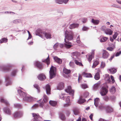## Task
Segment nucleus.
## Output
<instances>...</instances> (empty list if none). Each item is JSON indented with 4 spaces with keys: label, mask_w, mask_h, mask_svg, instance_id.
<instances>
[{
    "label": "nucleus",
    "mask_w": 121,
    "mask_h": 121,
    "mask_svg": "<svg viewBox=\"0 0 121 121\" xmlns=\"http://www.w3.org/2000/svg\"><path fill=\"white\" fill-rule=\"evenodd\" d=\"M80 55V53L77 52H73L71 53V56L73 58H77Z\"/></svg>",
    "instance_id": "17"
},
{
    "label": "nucleus",
    "mask_w": 121,
    "mask_h": 121,
    "mask_svg": "<svg viewBox=\"0 0 121 121\" xmlns=\"http://www.w3.org/2000/svg\"><path fill=\"white\" fill-rule=\"evenodd\" d=\"M56 71V68L52 65L49 71L50 78L51 79H52L55 76Z\"/></svg>",
    "instance_id": "4"
},
{
    "label": "nucleus",
    "mask_w": 121,
    "mask_h": 121,
    "mask_svg": "<svg viewBox=\"0 0 121 121\" xmlns=\"http://www.w3.org/2000/svg\"><path fill=\"white\" fill-rule=\"evenodd\" d=\"M37 77L38 79L41 81H43L46 78L45 75L43 74H39Z\"/></svg>",
    "instance_id": "18"
},
{
    "label": "nucleus",
    "mask_w": 121,
    "mask_h": 121,
    "mask_svg": "<svg viewBox=\"0 0 121 121\" xmlns=\"http://www.w3.org/2000/svg\"><path fill=\"white\" fill-rule=\"evenodd\" d=\"M94 104L95 106L97 107L98 106V104L100 102V99L99 98H97L94 99Z\"/></svg>",
    "instance_id": "24"
},
{
    "label": "nucleus",
    "mask_w": 121,
    "mask_h": 121,
    "mask_svg": "<svg viewBox=\"0 0 121 121\" xmlns=\"http://www.w3.org/2000/svg\"><path fill=\"white\" fill-rule=\"evenodd\" d=\"M100 82H99L95 84L93 86V89L95 90H97L99 88L100 84Z\"/></svg>",
    "instance_id": "26"
},
{
    "label": "nucleus",
    "mask_w": 121,
    "mask_h": 121,
    "mask_svg": "<svg viewBox=\"0 0 121 121\" xmlns=\"http://www.w3.org/2000/svg\"><path fill=\"white\" fill-rule=\"evenodd\" d=\"M106 77V80H107L108 82H110L111 81L110 79V78L109 75L107 74L106 75L105 77Z\"/></svg>",
    "instance_id": "55"
},
{
    "label": "nucleus",
    "mask_w": 121,
    "mask_h": 121,
    "mask_svg": "<svg viewBox=\"0 0 121 121\" xmlns=\"http://www.w3.org/2000/svg\"><path fill=\"white\" fill-rule=\"evenodd\" d=\"M32 100V98L31 97L27 96V95L25 98H23V100L29 102L31 101Z\"/></svg>",
    "instance_id": "27"
},
{
    "label": "nucleus",
    "mask_w": 121,
    "mask_h": 121,
    "mask_svg": "<svg viewBox=\"0 0 121 121\" xmlns=\"http://www.w3.org/2000/svg\"><path fill=\"white\" fill-rule=\"evenodd\" d=\"M49 60V56L44 61H43V62H47V64L48 65L49 64V63L48 61Z\"/></svg>",
    "instance_id": "56"
},
{
    "label": "nucleus",
    "mask_w": 121,
    "mask_h": 121,
    "mask_svg": "<svg viewBox=\"0 0 121 121\" xmlns=\"http://www.w3.org/2000/svg\"><path fill=\"white\" fill-rule=\"evenodd\" d=\"M3 110L4 112L7 114L10 115L11 114V110L7 107L4 108Z\"/></svg>",
    "instance_id": "14"
},
{
    "label": "nucleus",
    "mask_w": 121,
    "mask_h": 121,
    "mask_svg": "<svg viewBox=\"0 0 121 121\" xmlns=\"http://www.w3.org/2000/svg\"><path fill=\"white\" fill-rule=\"evenodd\" d=\"M108 39V38L106 37H103L100 39V41L101 42H106Z\"/></svg>",
    "instance_id": "36"
},
{
    "label": "nucleus",
    "mask_w": 121,
    "mask_h": 121,
    "mask_svg": "<svg viewBox=\"0 0 121 121\" xmlns=\"http://www.w3.org/2000/svg\"><path fill=\"white\" fill-rule=\"evenodd\" d=\"M35 66L39 69H41L42 68V65L40 62L38 61H35L34 63Z\"/></svg>",
    "instance_id": "13"
},
{
    "label": "nucleus",
    "mask_w": 121,
    "mask_h": 121,
    "mask_svg": "<svg viewBox=\"0 0 121 121\" xmlns=\"http://www.w3.org/2000/svg\"><path fill=\"white\" fill-rule=\"evenodd\" d=\"M46 90V93L48 95H49L51 94V88L49 85L48 84L46 85L45 87V88H43Z\"/></svg>",
    "instance_id": "12"
},
{
    "label": "nucleus",
    "mask_w": 121,
    "mask_h": 121,
    "mask_svg": "<svg viewBox=\"0 0 121 121\" xmlns=\"http://www.w3.org/2000/svg\"><path fill=\"white\" fill-rule=\"evenodd\" d=\"M59 43H55L53 46V48L55 49L56 50L57 48H58V46H59Z\"/></svg>",
    "instance_id": "53"
},
{
    "label": "nucleus",
    "mask_w": 121,
    "mask_h": 121,
    "mask_svg": "<svg viewBox=\"0 0 121 121\" xmlns=\"http://www.w3.org/2000/svg\"><path fill=\"white\" fill-rule=\"evenodd\" d=\"M112 32L113 31L111 29L107 28L104 33L106 35H111L112 34Z\"/></svg>",
    "instance_id": "23"
},
{
    "label": "nucleus",
    "mask_w": 121,
    "mask_h": 121,
    "mask_svg": "<svg viewBox=\"0 0 121 121\" xmlns=\"http://www.w3.org/2000/svg\"><path fill=\"white\" fill-rule=\"evenodd\" d=\"M88 57L87 58V59L88 61L90 62L92 60V58H93L94 57L92 56V55H90L89 54L88 55Z\"/></svg>",
    "instance_id": "49"
},
{
    "label": "nucleus",
    "mask_w": 121,
    "mask_h": 121,
    "mask_svg": "<svg viewBox=\"0 0 121 121\" xmlns=\"http://www.w3.org/2000/svg\"><path fill=\"white\" fill-rule=\"evenodd\" d=\"M63 72L66 74H68L69 73L71 72V71L70 70L68 69L65 68L63 69Z\"/></svg>",
    "instance_id": "32"
},
{
    "label": "nucleus",
    "mask_w": 121,
    "mask_h": 121,
    "mask_svg": "<svg viewBox=\"0 0 121 121\" xmlns=\"http://www.w3.org/2000/svg\"><path fill=\"white\" fill-rule=\"evenodd\" d=\"M36 35H38L43 38V36H42L40 34H44L45 32L43 30L41 29H38L36 30Z\"/></svg>",
    "instance_id": "11"
},
{
    "label": "nucleus",
    "mask_w": 121,
    "mask_h": 121,
    "mask_svg": "<svg viewBox=\"0 0 121 121\" xmlns=\"http://www.w3.org/2000/svg\"><path fill=\"white\" fill-rule=\"evenodd\" d=\"M70 99L69 97V96H68L66 97L65 99V102L66 103L64 104V107H66L69 106L70 104Z\"/></svg>",
    "instance_id": "15"
},
{
    "label": "nucleus",
    "mask_w": 121,
    "mask_h": 121,
    "mask_svg": "<svg viewBox=\"0 0 121 121\" xmlns=\"http://www.w3.org/2000/svg\"><path fill=\"white\" fill-rule=\"evenodd\" d=\"M34 86L37 90L38 92H39L40 91V89L38 85L37 84H35L34 85Z\"/></svg>",
    "instance_id": "45"
},
{
    "label": "nucleus",
    "mask_w": 121,
    "mask_h": 121,
    "mask_svg": "<svg viewBox=\"0 0 121 121\" xmlns=\"http://www.w3.org/2000/svg\"><path fill=\"white\" fill-rule=\"evenodd\" d=\"M49 103L52 106H54L56 105L57 102L56 101L50 100L49 102Z\"/></svg>",
    "instance_id": "34"
},
{
    "label": "nucleus",
    "mask_w": 121,
    "mask_h": 121,
    "mask_svg": "<svg viewBox=\"0 0 121 121\" xmlns=\"http://www.w3.org/2000/svg\"><path fill=\"white\" fill-rule=\"evenodd\" d=\"M8 41V39L5 38H3L0 40V43H6Z\"/></svg>",
    "instance_id": "35"
},
{
    "label": "nucleus",
    "mask_w": 121,
    "mask_h": 121,
    "mask_svg": "<svg viewBox=\"0 0 121 121\" xmlns=\"http://www.w3.org/2000/svg\"><path fill=\"white\" fill-rule=\"evenodd\" d=\"M74 33L72 30H66L64 32L65 37L64 47L68 49L72 46V44L69 40H72L73 38Z\"/></svg>",
    "instance_id": "1"
},
{
    "label": "nucleus",
    "mask_w": 121,
    "mask_h": 121,
    "mask_svg": "<svg viewBox=\"0 0 121 121\" xmlns=\"http://www.w3.org/2000/svg\"><path fill=\"white\" fill-rule=\"evenodd\" d=\"M17 92L20 96V97L23 100V98H25L27 95L26 94L20 90H18Z\"/></svg>",
    "instance_id": "7"
},
{
    "label": "nucleus",
    "mask_w": 121,
    "mask_h": 121,
    "mask_svg": "<svg viewBox=\"0 0 121 121\" xmlns=\"http://www.w3.org/2000/svg\"><path fill=\"white\" fill-rule=\"evenodd\" d=\"M98 121H108V120H106L104 119L100 118L99 119Z\"/></svg>",
    "instance_id": "64"
},
{
    "label": "nucleus",
    "mask_w": 121,
    "mask_h": 121,
    "mask_svg": "<svg viewBox=\"0 0 121 121\" xmlns=\"http://www.w3.org/2000/svg\"><path fill=\"white\" fill-rule=\"evenodd\" d=\"M108 70H109L111 73L112 74H114L115 73L117 72V68L115 69L114 68H111L108 69Z\"/></svg>",
    "instance_id": "28"
},
{
    "label": "nucleus",
    "mask_w": 121,
    "mask_h": 121,
    "mask_svg": "<svg viewBox=\"0 0 121 121\" xmlns=\"http://www.w3.org/2000/svg\"><path fill=\"white\" fill-rule=\"evenodd\" d=\"M21 22V20L20 19H16L13 20V23L14 24H17Z\"/></svg>",
    "instance_id": "46"
},
{
    "label": "nucleus",
    "mask_w": 121,
    "mask_h": 121,
    "mask_svg": "<svg viewBox=\"0 0 121 121\" xmlns=\"http://www.w3.org/2000/svg\"><path fill=\"white\" fill-rule=\"evenodd\" d=\"M116 91V88L114 86H112L111 87V88L110 90V92H112V93Z\"/></svg>",
    "instance_id": "47"
},
{
    "label": "nucleus",
    "mask_w": 121,
    "mask_h": 121,
    "mask_svg": "<svg viewBox=\"0 0 121 121\" xmlns=\"http://www.w3.org/2000/svg\"><path fill=\"white\" fill-rule=\"evenodd\" d=\"M55 2L59 4H62L63 3V0H55Z\"/></svg>",
    "instance_id": "54"
},
{
    "label": "nucleus",
    "mask_w": 121,
    "mask_h": 121,
    "mask_svg": "<svg viewBox=\"0 0 121 121\" xmlns=\"http://www.w3.org/2000/svg\"><path fill=\"white\" fill-rule=\"evenodd\" d=\"M65 91L69 94L73 96L74 95V91L71 89V87L70 86H69L67 87L66 89L65 90Z\"/></svg>",
    "instance_id": "8"
},
{
    "label": "nucleus",
    "mask_w": 121,
    "mask_h": 121,
    "mask_svg": "<svg viewBox=\"0 0 121 121\" xmlns=\"http://www.w3.org/2000/svg\"><path fill=\"white\" fill-rule=\"evenodd\" d=\"M23 115V112L22 111L16 112L13 114V117L15 118H20Z\"/></svg>",
    "instance_id": "5"
},
{
    "label": "nucleus",
    "mask_w": 121,
    "mask_h": 121,
    "mask_svg": "<svg viewBox=\"0 0 121 121\" xmlns=\"http://www.w3.org/2000/svg\"><path fill=\"white\" fill-rule=\"evenodd\" d=\"M39 103L40 104V106L42 108H43V106H44L43 102L42 101L41 99H40L39 101H38Z\"/></svg>",
    "instance_id": "44"
},
{
    "label": "nucleus",
    "mask_w": 121,
    "mask_h": 121,
    "mask_svg": "<svg viewBox=\"0 0 121 121\" xmlns=\"http://www.w3.org/2000/svg\"><path fill=\"white\" fill-rule=\"evenodd\" d=\"M100 78L99 74L98 73H96L95 75L94 78L96 80H99Z\"/></svg>",
    "instance_id": "38"
},
{
    "label": "nucleus",
    "mask_w": 121,
    "mask_h": 121,
    "mask_svg": "<svg viewBox=\"0 0 121 121\" xmlns=\"http://www.w3.org/2000/svg\"><path fill=\"white\" fill-rule=\"evenodd\" d=\"M74 63L73 62H70L69 64V65L70 67L73 68L74 66Z\"/></svg>",
    "instance_id": "57"
},
{
    "label": "nucleus",
    "mask_w": 121,
    "mask_h": 121,
    "mask_svg": "<svg viewBox=\"0 0 121 121\" xmlns=\"http://www.w3.org/2000/svg\"><path fill=\"white\" fill-rule=\"evenodd\" d=\"M108 86L106 83H104L102 85L101 91L100 92L102 96H104L107 94L108 92Z\"/></svg>",
    "instance_id": "2"
},
{
    "label": "nucleus",
    "mask_w": 121,
    "mask_h": 121,
    "mask_svg": "<svg viewBox=\"0 0 121 121\" xmlns=\"http://www.w3.org/2000/svg\"><path fill=\"white\" fill-rule=\"evenodd\" d=\"M105 107L104 104H101L99 106V108L100 110H102L104 109H105Z\"/></svg>",
    "instance_id": "39"
},
{
    "label": "nucleus",
    "mask_w": 121,
    "mask_h": 121,
    "mask_svg": "<svg viewBox=\"0 0 121 121\" xmlns=\"http://www.w3.org/2000/svg\"><path fill=\"white\" fill-rule=\"evenodd\" d=\"M89 95V93L88 92H86L85 93L84 96V97L86 98Z\"/></svg>",
    "instance_id": "62"
},
{
    "label": "nucleus",
    "mask_w": 121,
    "mask_h": 121,
    "mask_svg": "<svg viewBox=\"0 0 121 121\" xmlns=\"http://www.w3.org/2000/svg\"><path fill=\"white\" fill-rule=\"evenodd\" d=\"M99 63L98 61L95 60V61L93 63L92 66V68H95L97 65Z\"/></svg>",
    "instance_id": "41"
},
{
    "label": "nucleus",
    "mask_w": 121,
    "mask_h": 121,
    "mask_svg": "<svg viewBox=\"0 0 121 121\" xmlns=\"http://www.w3.org/2000/svg\"><path fill=\"white\" fill-rule=\"evenodd\" d=\"M118 35L117 33V32L115 33V34L113 35V38L114 39H115L117 37Z\"/></svg>",
    "instance_id": "59"
},
{
    "label": "nucleus",
    "mask_w": 121,
    "mask_h": 121,
    "mask_svg": "<svg viewBox=\"0 0 121 121\" xmlns=\"http://www.w3.org/2000/svg\"><path fill=\"white\" fill-rule=\"evenodd\" d=\"M110 78L112 80V83H114L115 82V80L113 77L111 75Z\"/></svg>",
    "instance_id": "60"
},
{
    "label": "nucleus",
    "mask_w": 121,
    "mask_h": 121,
    "mask_svg": "<svg viewBox=\"0 0 121 121\" xmlns=\"http://www.w3.org/2000/svg\"><path fill=\"white\" fill-rule=\"evenodd\" d=\"M32 115L34 117L33 121H40L42 120V118L38 114L32 113Z\"/></svg>",
    "instance_id": "6"
},
{
    "label": "nucleus",
    "mask_w": 121,
    "mask_h": 121,
    "mask_svg": "<svg viewBox=\"0 0 121 121\" xmlns=\"http://www.w3.org/2000/svg\"><path fill=\"white\" fill-rule=\"evenodd\" d=\"M105 110L107 113H110L113 111V108L110 106L107 105L105 106Z\"/></svg>",
    "instance_id": "10"
},
{
    "label": "nucleus",
    "mask_w": 121,
    "mask_h": 121,
    "mask_svg": "<svg viewBox=\"0 0 121 121\" xmlns=\"http://www.w3.org/2000/svg\"><path fill=\"white\" fill-rule=\"evenodd\" d=\"M107 29V28L106 26H105L104 25L101 27L100 29L101 31H103L104 33Z\"/></svg>",
    "instance_id": "43"
},
{
    "label": "nucleus",
    "mask_w": 121,
    "mask_h": 121,
    "mask_svg": "<svg viewBox=\"0 0 121 121\" xmlns=\"http://www.w3.org/2000/svg\"><path fill=\"white\" fill-rule=\"evenodd\" d=\"M12 65L10 64L6 65L0 66V70L3 72H7L10 71V68L12 67Z\"/></svg>",
    "instance_id": "3"
},
{
    "label": "nucleus",
    "mask_w": 121,
    "mask_h": 121,
    "mask_svg": "<svg viewBox=\"0 0 121 121\" xmlns=\"http://www.w3.org/2000/svg\"><path fill=\"white\" fill-rule=\"evenodd\" d=\"M73 112L74 114L75 115H78L79 113L78 109L76 108H74L73 110Z\"/></svg>",
    "instance_id": "33"
},
{
    "label": "nucleus",
    "mask_w": 121,
    "mask_h": 121,
    "mask_svg": "<svg viewBox=\"0 0 121 121\" xmlns=\"http://www.w3.org/2000/svg\"><path fill=\"white\" fill-rule=\"evenodd\" d=\"M43 99L44 102H46L48 101V98L46 96L44 95L43 96Z\"/></svg>",
    "instance_id": "51"
},
{
    "label": "nucleus",
    "mask_w": 121,
    "mask_h": 121,
    "mask_svg": "<svg viewBox=\"0 0 121 121\" xmlns=\"http://www.w3.org/2000/svg\"><path fill=\"white\" fill-rule=\"evenodd\" d=\"M74 62L77 65L81 66H83V65L81 63L79 62L76 60H75Z\"/></svg>",
    "instance_id": "50"
},
{
    "label": "nucleus",
    "mask_w": 121,
    "mask_h": 121,
    "mask_svg": "<svg viewBox=\"0 0 121 121\" xmlns=\"http://www.w3.org/2000/svg\"><path fill=\"white\" fill-rule=\"evenodd\" d=\"M81 88L83 89H85L88 87L87 85L85 84H83L81 85Z\"/></svg>",
    "instance_id": "48"
},
{
    "label": "nucleus",
    "mask_w": 121,
    "mask_h": 121,
    "mask_svg": "<svg viewBox=\"0 0 121 121\" xmlns=\"http://www.w3.org/2000/svg\"><path fill=\"white\" fill-rule=\"evenodd\" d=\"M99 22L98 20H96L94 19H92L91 21V22L95 25L98 24L99 23Z\"/></svg>",
    "instance_id": "31"
},
{
    "label": "nucleus",
    "mask_w": 121,
    "mask_h": 121,
    "mask_svg": "<svg viewBox=\"0 0 121 121\" xmlns=\"http://www.w3.org/2000/svg\"><path fill=\"white\" fill-rule=\"evenodd\" d=\"M86 100L84 99L80 98L78 101V102L79 104H81L83 103L84 102H85Z\"/></svg>",
    "instance_id": "40"
},
{
    "label": "nucleus",
    "mask_w": 121,
    "mask_h": 121,
    "mask_svg": "<svg viewBox=\"0 0 121 121\" xmlns=\"http://www.w3.org/2000/svg\"><path fill=\"white\" fill-rule=\"evenodd\" d=\"M0 102L1 103L5 104L7 106H9V103L8 101L2 97L0 98Z\"/></svg>",
    "instance_id": "16"
},
{
    "label": "nucleus",
    "mask_w": 121,
    "mask_h": 121,
    "mask_svg": "<svg viewBox=\"0 0 121 121\" xmlns=\"http://www.w3.org/2000/svg\"><path fill=\"white\" fill-rule=\"evenodd\" d=\"M45 37L47 39H51V35L50 33H46L45 32L44 34Z\"/></svg>",
    "instance_id": "29"
},
{
    "label": "nucleus",
    "mask_w": 121,
    "mask_h": 121,
    "mask_svg": "<svg viewBox=\"0 0 121 121\" xmlns=\"http://www.w3.org/2000/svg\"><path fill=\"white\" fill-rule=\"evenodd\" d=\"M79 24L77 23H73L70 24L69 26V28L70 29H73L78 27Z\"/></svg>",
    "instance_id": "20"
},
{
    "label": "nucleus",
    "mask_w": 121,
    "mask_h": 121,
    "mask_svg": "<svg viewBox=\"0 0 121 121\" xmlns=\"http://www.w3.org/2000/svg\"><path fill=\"white\" fill-rule=\"evenodd\" d=\"M64 84L63 83L61 82L59 83L57 86V90H61L63 89L64 88Z\"/></svg>",
    "instance_id": "21"
},
{
    "label": "nucleus",
    "mask_w": 121,
    "mask_h": 121,
    "mask_svg": "<svg viewBox=\"0 0 121 121\" xmlns=\"http://www.w3.org/2000/svg\"><path fill=\"white\" fill-rule=\"evenodd\" d=\"M103 99L104 100L106 101H108V97L107 96H105L103 98Z\"/></svg>",
    "instance_id": "63"
},
{
    "label": "nucleus",
    "mask_w": 121,
    "mask_h": 121,
    "mask_svg": "<svg viewBox=\"0 0 121 121\" xmlns=\"http://www.w3.org/2000/svg\"><path fill=\"white\" fill-rule=\"evenodd\" d=\"M105 66V64L104 62H102L101 65L100 67L101 68H103Z\"/></svg>",
    "instance_id": "58"
},
{
    "label": "nucleus",
    "mask_w": 121,
    "mask_h": 121,
    "mask_svg": "<svg viewBox=\"0 0 121 121\" xmlns=\"http://www.w3.org/2000/svg\"><path fill=\"white\" fill-rule=\"evenodd\" d=\"M17 70L16 69L13 70L11 72V76H15L16 75V73L17 72Z\"/></svg>",
    "instance_id": "37"
},
{
    "label": "nucleus",
    "mask_w": 121,
    "mask_h": 121,
    "mask_svg": "<svg viewBox=\"0 0 121 121\" xmlns=\"http://www.w3.org/2000/svg\"><path fill=\"white\" fill-rule=\"evenodd\" d=\"M5 81L7 82L6 86H7L11 85L12 83L11 79L8 75H6L5 77Z\"/></svg>",
    "instance_id": "9"
},
{
    "label": "nucleus",
    "mask_w": 121,
    "mask_h": 121,
    "mask_svg": "<svg viewBox=\"0 0 121 121\" xmlns=\"http://www.w3.org/2000/svg\"><path fill=\"white\" fill-rule=\"evenodd\" d=\"M14 106L15 107L18 108H21L22 107L21 105L19 104H15Z\"/></svg>",
    "instance_id": "52"
},
{
    "label": "nucleus",
    "mask_w": 121,
    "mask_h": 121,
    "mask_svg": "<svg viewBox=\"0 0 121 121\" xmlns=\"http://www.w3.org/2000/svg\"><path fill=\"white\" fill-rule=\"evenodd\" d=\"M82 74L85 77L91 78L92 77V75L90 73L83 72L82 73Z\"/></svg>",
    "instance_id": "25"
},
{
    "label": "nucleus",
    "mask_w": 121,
    "mask_h": 121,
    "mask_svg": "<svg viewBox=\"0 0 121 121\" xmlns=\"http://www.w3.org/2000/svg\"><path fill=\"white\" fill-rule=\"evenodd\" d=\"M76 42L77 43L79 44V46H80L81 45L82 43L81 42L80 40V37L79 35L77 39Z\"/></svg>",
    "instance_id": "42"
},
{
    "label": "nucleus",
    "mask_w": 121,
    "mask_h": 121,
    "mask_svg": "<svg viewBox=\"0 0 121 121\" xmlns=\"http://www.w3.org/2000/svg\"><path fill=\"white\" fill-rule=\"evenodd\" d=\"M121 54V51H119L117 52L115 55L116 56H119L120 54Z\"/></svg>",
    "instance_id": "61"
},
{
    "label": "nucleus",
    "mask_w": 121,
    "mask_h": 121,
    "mask_svg": "<svg viewBox=\"0 0 121 121\" xmlns=\"http://www.w3.org/2000/svg\"><path fill=\"white\" fill-rule=\"evenodd\" d=\"M109 55V53L106 50H103L102 56V57L103 58L106 59L108 57Z\"/></svg>",
    "instance_id": "19"
},
{
    "label": "nucleus",
    "mask_w": 121,
    "mask_h": 121,
    "mask_svg": "<svg viewBox=\"0 0 121 121\" xmlns=\"http://www.w3.org/2000/svg\"><path fill=\"white\" fill-rule=\"evenodd\" d=\"M59 117L62 120H64L65 119V115L62 113H60L59 114Z\"/></svg>",
    "instance_id": "30"
},
{
    "label": "nucleus",
    "mask_w": 121,
    "mask_h": 121,
    "mask_svg": "<svg viewBox=\"0 0 121 121\" xmlns=\"http://www.w3.org/2000/svg\"><path fill=\"white\" fill-rule=\"evenodd\" d=\"M53 59L55 61L59 64H60L62 62V60L56 56L54 57Z\"/></svg>",
    "instance_id": "22"
}]
</instances>
